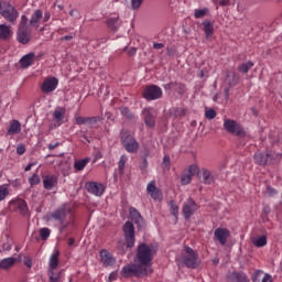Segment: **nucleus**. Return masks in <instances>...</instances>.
I'll list each match as a JSON object with an SVG mask.
<instances>
[{
  "label": "nucleus",
  "mask_w": 282,
  "mask_h": 282,
  "mask_svg": "<svg viewBox=\"0 0 282 282\" xmlns=\"http://www.w3.org/2000/svg\"><path fill=\"white\" fill-rule=\"evenodd\" d=\"M142 3H144V0H131L132 10H140Z\"/></svg>",
  "instance_id": "52"
},
{
  "label": "nucleus",
  "mask_w": 282,
  "mask_h": 282,
  "mask_svg": "<svg viewBox=\"0 0 282 282\" xmlns=\"http://www.w3.org/2000/svg\"><path fill=\"white\" fill-rule=\"evenodd\" d=\"M163 169L166 171L171 170V156H169V154H165L163 158Z\"/></svg>",
  "instance_id": "51"
},
{
  "label": "nucleus",
  "mask_w": 282,
  "mask_h": 282,
  "mask_svg": "<svg viewBox=\"0 0 282 282\" xmlns=\"http://www.w3.org/2000/svg\"><path fill=\"white\" fill-rule=\"evenodd\" d=\"M100 120V117H86V124H96Z\"/></svg>",
  "instance_id": "53"
},
{
  "label": "nucleus",
  "mask_w": 282,
  "mask_h": 282,
  "mask_svg": "<svg viewBox=\"0 0 282 282\" xmlns=\"http://www.w3.org/2000/svg\"><path fill=\"white\" fill-rule=\"evenodd\" d=\"M66 110L63 107H57L53 112V119L56 122L57 127L63 124V120H65Z\"/></svg>",
  "instance_id": "22"
},
{
  "label": "nucleus",
  "mask_w": 282,
  "mask_h": 282,
  "mask_svg": "<svg viewBox=\"0 0 282 282\" xmlns=\"http://www.w3.org/2000/svg\"><path fill=\"white\" fill-rule=\"evenodd\" d=\"M9 208L12 213H19V215H28V203L24 199H13L9 204Z\"/></svg>",
  "instance_id": "10"
},
{
  "label": "nucleus",
  "mask_w": 282,
  "mask_h": 282,
  "mask_svg": "<svg viewBox=\"0 0 282 282\" xmlns=\"http://www.w3.org/2000/svg\"><path fill=\"white\" fill-rule=\"evenodd\" d=\"M203 28H204V32H205L207 39H209V36H213V34H214V26H213L210 21L205 20L203 22Z\"/></svg>",
  "instance_id": "34"
},
{
  "label": "nucleus",
  "mask_w": 282,
  "mask_h": 282,
  "mask_svg": "<svg viewBox=\"0 0 282 282\" xmlns=\"http://www.w3.org/2000/svg\"><path fill=\"white\" fill-rule=\"evenodd\" d=\"M100 261L105 268H111V265H116V259L111 252L107 249H101L99 252Z\"/></svg>",
  "instance_id": "15"
},
{
  "label": "nucleus",
  "mask_w": 282,
  "mask_h": 282,
  "mask_svg": "<svg viewBox=\"0 0 282 282\" xmlns=\"http://www.w3.org/2000/svg\"><path fill=\"white\" fill-rule=\"evenodd\" d=\"M229 282H250L248 275L243 272H232L227 276Z\"/></svg>",
  "instance_id": "21"
},
{
  "label": "nucleus",
  "mask_w": 282,
  "mask_h": 282,
  "mask_svg": "<svg viewBox=\"0 0 282 282\" xmlns=\"http://www.w3.org/2000/svg\"><path fill=\"white\" fill-rule=\"evenodd\" d=\"M170 210L171 215H173L174 217H177V215H180V207L177 206V204H175V200L170 202Z\"/></svg>",
  "instance_id": "46"
},
{
  "label": "nucleus",
  "mask_w": 282,
  "mask_h": 282,
  "mask_svg": "<svg viewBox=\"0 0 282 282\" xmlns=\"http://www.w3.org/2000/svg\"><path fill=\"white\" fill-rule=\"evenodd\" d=\"M164 89H173L174 91H177L178 94H184L186 91V86L182 83L172 82L169 84H165Z\"/></svg>",
  "instance_id": "25"
},
{
  "label": "nucleus",
  "mask_w": 282,
  "mask_h": 282,
  "mask_svg": "<svg viewBox=\"0 0 282 282\" xmlns=\"http://www.w3.org/2000/svg\"><path fill=\"white\" fill-rule=\"evenodd\" d=\"M25 25H28V17L22 15L21 17L20 28H25Z\"/></svg>",
  "instance_id": "59"
},
{
  "label": "nucleus",
  "mask_w": 282,
  "mask_h": 282,
  "mask_svg": "<svg viewBox=\"0 0 282 282\" xmlns=\"http://www.w3.org/2000/svg\"><path fill=\"white\" fill-rule=\"evenodd\" d=\"M50 19H51L50 12H45L44 18H43L44 23H47V21H50Z\"/></svg>",
  "instance_id": "63"
},
{
  "label": "nucleus",
  "mask_w": 282,
  "mask_h": 282,
  "mask_svg": "<svg viewBox=\"0 0 282 282\" xmlns=\"http://www.w3.org/2000/svg\"><path fill=\"white\" fill-rule=\"evenodd\" d=\"M58 257H61V252L55 250L48 260L50 270H56L58 268Z\"/></svg>",
  "instance_id": "27"
},
{
  "label": "nucleus",
  "mask_w": 282,
  "mask_h": 282,
  "mask_svg": "<svg viewBox=\"0 0 282 282\" xmlns=\"http://www.w3.org/2000/svg\"><path fill=\"white\" fill-rule=\"evenodd\" d=\"M10 195V189H8V185L0 186V202H3L6 197Z\"/></svg>",
  "instance_id": "47"
},
{
  "label": "nucleus",
  "mask_w": 282,
  "mask_h": 282,
  "mask_svg": "<svg viewBox=\"0 0 282 282\" xmlns=\"http://www.w3.org/2000/svg\"><path fill=\"white\" fill-rule=\"evenodd\" d=\"M67 217V209L59 208L55 212L48 214L46 216L47 221H57L59 226V232H63L65 228H67V224H65V218Z\"/></svg>",
  "instance_id": "6"
},
{
  "label": "nucleus",
  "mask_w": 282,
  "mask_h": 282,
  "mask_svg": "<svg viewBox=\"0 0 282 282\" xmlns=\"http://www.w3.org/2000/svg\"><path fill=\"white\" fill-rule=\"evenodd\" d=\"M21 133V122L19 120L13 119L10 121V126L7 130V135H17Z\"/></svg>",
  "instance_id": "24"
},
{
  "label": "nucleus",
  "mask_w": 282,
  "mask_h": 282,
  "mask_svg": "<svg viewBox=\"0 0 282 282\" xmlns=\"http://www.w3.org/2000/svg\"><path fill=\"white\" fill-rule=\"evenodd\" d=\"M52 234V231L50 230V228L44 227L40 229V237L42 241H47V239H50V235Z\"/></svg>",
  "instance_id": "45"
},
{
  "label": "nucleus",
  "mask_w": 282,
  "mask_h": 282,
  "mask_svg": "<svg viewBox=\"0 0 282 282\" xmlns=\"http://www.w3.org/2000/svg\"><path fill=\"white\" fill-rule=\"evenodd\" d=\"M123 235L127 248H133L135 246V227H133V223L127 221L123 225Z\"/></svg>",
  "instance_id": "8"
},
{
  "label": "nucleus",
  "mask_w": 282,
  "mask_h": 282,
  "mask_svg": "<svg viewBox=\"0 0 282 282\" xmlns=\"http://www.w3.org/2000/svg\"><path fill=\"white\" fill-rule=\"evenodd\" d=\"M163 47H164V43H154L153 44L154 50H163Z\"/></svg>",
  "instance_id": "62"
},
{
  "label": "nucleus",
  "mask_w": 282,
  "mask_h": 282,
  "mask_svg": "<svg viewBox=\"0 0 282 282\" xmlns=\"http://www.w3.org/2000/svg\"><path fill=\"white\" fill-rule=\"evenodd\" d=\"M210 14V10L208 8L195 9L194 17L196 19H204V17H208Z\"/></svg>",
  "instance_id": "39"
},
{
  "label": "nucleus",
  "mask_w": 282,
  "mask_h": 282,
  "mask_svg": "<svg viewBox=\"0 0 282 282\" xmlns=\"http://www.w3.org/2000/svg\"><path fill=\"white\" fill-rule=\"evenodd\" d=\"M224 129L227 133H231V135H237L238 138H246V130L243 127L232 120V119H225L224 120Z\"/></svg>",
  "instance_id": "5"
},
{
  "label": "nucleus",
  "mask_w": 282,
  "mask_h": 282,
  "mask_svg": "<svg viewBox=\"0 0 282 282\" xmlns=\"http://www.w3.org/2000/svg\"><path fill=\"white\" fill-rule=\"evenodd\" d=\"M253 246L256 248H263V246H268V237L267 236H260L252 240Z\"/></svg>",
  "instance_id": "33"
},
{
  "label": "nucleus",
  "mask_w": 282,
  "mask_h": 282,
  "mask_svg": "<svg viewBox=\"0 0 282 282\" xmlns=\"http://www.w3.org/2000/svg\"><path fill=\"white\" fill-rule=\"evenodd\" d=\"M216 117H217V111H215V109L210 108L206 110L205 118H207V120H214V118Z\"/></svg>",
  "instance_id": "49"
},
{
  "label": "nucleus",
  "mask_w": 282,
  "mask_h": 282,
  "mask_svg": "<svg viewBox=\"0 0 282 282\" xmlns=\"http://www.w3.org/2000/svg\"><path fill=\"white\" fill-rule=\"evenodd\" d=\"M24 265H26V268H32V258L24 257Z\"/></svg>",
  "instance_id": "57"
},
{
  "label": "nucleus",
  "mask_w": 282,
  "mask_h": 282,
  "mask_svg": "<svg viewBox=\"0 0 282 282\" xmlns=\"http://www.w3.org/2000/svg\"><path fill=\"white\" fill-rule=\"evenodd\" d=\"M187 111L188 110H186L185 108H174L171 110V116H173L174 118H184Z\"/></svg>",
  "instance_id": "41"
},
{
  "label": "nucleus",
  "mask_w": 282,
  "mask_h": 282,
  "mask_svg": "<svg viewBox=\"0 0 282 282\" xmlns=\"http://www.w3.org/2000/svg\"><path fill=\"white\" fill-rule=\"evenodd\" d=\"M130 217L138 228H144V218H142V215H140L135 207L130 208Z\"/></svg>",
  "instance_id": "19"
},
{
  "label": "nucleus",
  "mask_w": 282,
  "mask_h": 282,
  "mask_svg": "<svg viewBox=\"0 0 282 282\" xmlns=\"http://www.w3.org/2000/svg\"><path fill=\"white\" fill-rule=\"evenodd\" d=\"M69 15L74 17V19H80V12L76 9L70 10Z\"/></svg>",
  "instance_id": "56"
},
{
  "label": "nucleus",
  "mask_w": 282,
  "mask_h": 282,
  "mask_svg": "<svg viewBox=\"0 0 282 282\" xmlns=\"http://www.w3.org/2000/svg\"><path fill=\"white\" fill-rule=\"evenodd\" d=\"M17 153H18V155H23L25 153V145L24 144H19L17 147Z\"/></svg>",
  "instance_id": "54"
},
{
  "label": "nucleus",
  "mask_w": 282,
  "mask_h": 282,
  "mask_svg": "<svg viewBox=\"0 0 282 282\" xmlns=\"http://www.w3.org/2000/svg\"><path fill=\"white\" fill-rule=\"evenodd\" d=\"M267 193L273 197V195H276V189H274V187L267 186Z\"/></svg>",
  "instance_id": "58"
},
{
  "label": "nucleus",
  "mask_w": 282,
  "mask_h": 282,
  "mask_svg": "<svg viewBox=\"0 0 282 282\" xmlns=\"http://www.w3.org/2000/svg\"><path fill=\"white\" fill-rule=\"evenodd\" d=\"M214 237L219 241L220 246H226L228 237H230V231L226 228H217L214 231Z\"/></svg>",
  "instance_id": "17"
},
{
  "label": "nucleus",
  "mask_w": 282,
  "mask_h": 282,
  "mask_svg": "<svg viewBox=\"0 0 282 282\" xmlns=\"http://www.w3.org/2000/svg\"><path fill=\"white\" fill-rule=\"evenodd\" d=\"M182 262L184 263L185 268H191L195 270L199 265V256L193 248L185 247L182 252Z\"/></svg>",
  "instance_id": "4"
},
{
  "label": "nucleus",
  "mask_w": 282,
  "mask_h": 282,
  "mask_svg": "<svg viewBox=\"0 0 282 282\" xmlns=\"http://www.w3.org/2000/svg\"><path fill=\"white\" fill-rule=\"evenodd\" d=\"M56 87H58V78L47 77L41 85V91L42 94H52V91H56Z\"/></svg>",
  "instance_id": "11"
},
{
  "label": "nucleus",
  "mask_w": 282,
  "mask_h": 282,
  "mask_svg": "<svg viewBox=\"0 0 282 282\" xmlns=\"http://www.w3.org/2000/svg\"><path fill=\"white\" fill-rule=\"evenodd\" d=\"M12 36V30L6 24H0V41H8Z\"/></svg>",
  "instance_id": "28"
},
{
  "label": "nucleus",
  "mask_w": 282,
  "mask_h": 282,
  "mask_svg": "<svg viewBox=\"0 0 282 282\" xmlns=\"http://www.w3.org/2000/svg\"><path fill=\"white\" fill-rule=\"evenodd\" d=\"M18 41L22 45H28L30 41H32V32L28 26H20L18 31Z\"/></svg>",
  "instance_id": "16"
},
{
  "label": "nucleus",
  "mask_w": 282,
  "mask_h": 282,
  "mask_svg": "<svg viewBox=\"0 0 282 282\" xmlns=\"http://www.w3.org/2000/svg\"><path fill=\"white\" fill-rule=\"evenodd\" d=\"M41 19H43V11L35 10L30 19V25L32 28H39V23L41 22Z\"/></svg>",
  "instance_id": "26"
},
{
  "label": "nucleus",
  "mask_w": 282,
  "mask_h": 282,
  "mask_svg": "<svg viewBox=\"0 0 282 282\" xmlns=\"http://www.w3.org/2000/svg\"><path fill=\"white\" fill-rule=\"evenodd\" d=\"M43 186L45 191H54L58 186V176L52 173L43 175Z\"/></svg>",
  "instance_id": "14"
},
{
  "label": "nucleus",
  "mask_w": 282,
  "mask_h": 282,
  "mask_svg": "<svg viewBox=\"0 0 282 282\" xmlns=\"http://www.w3.org/2000/svg\"><path fill=\"white\" fill-rule=\"evenodd\" d=\"M50 282H59L61 281V271L56 272V269L48 270Z\"/></svg>",
  "instance_id": "40"
},
{
  "label": "nucleus",
  "mask_w": 282,
  "mask_h": 282,
  "mask_svg": "<svg viewBox=\"0 0 282 282\" xmlns=\"http://www.w3.org/2000/svg\"><path fill=\"white\" fill-rule=\"evenodd\" d=\"M202 173L204 184H215V176L213 175V173H210V171L203 169Z\"/></svg>",
  "instance_id": "31"
},
{
  "label": "nucleus",
  "mask_w": 282,
  "mask_h": 282,
  "mask_svg": "<svg viewBox=\"0 0 282 282\" xmlns=\"http://www.w3.org/2000/svg\"><path fill=\"white\" fill-rule=\"evenodd\" d=\"M268 158H272V155L258 152L254 154V162L256 164H260L264 166L265 164H268Z\"/></svg>",
  "instance_id": "29"
},
{
  "label": "nucleus",
  "mask_w": 282,
  "mask_h": 282,
  "mask_svg": "<svg viewBox=\"0 0 282 282\" xmlns=\"http://www.w3.org/2000/svg\"><path fill=\"white\" fill-rule=\"evenodd\" d=\"M121 144L128 153H138L140 149V143L135 140V137L128 131L122 130L121 133Z\"/></svg>",
  "instance_id": "3"
},
{
  "label": "nucleus",
  "mask_w": 282,
  "mask_h": 282,
  "mask_svg": "<svg viewBox=\"0 0 282 282\" xmlns=\"http://www.w3.org/2000/svg\"><path fill=\"white\" fill-rule=\"evenodd\" d=\"M34 58H36V55L34 53H29L20 59V65L23 67V69H28V67H31V65H34Z\"/></svg>",
  "instance_id": "23"
},
{
  "label": "nucleus",
  "mask_w": 282,
  "mask_h": 282,
  "mask_svg": "<svg viewBox=\"0 0 282 282\" xmlns=\"http://www.w3.org/2000/svg\"><path fill=\"white\" fill-rule=\"evenodd\" d=\"M143 120L147 127L153 129L155 127V115L151 112V109L145 108L143 110Z\"/></svg>",
  "instance_id": "20"
},
{
  "label": "nucleus",
  "mask_w": 282,
  "mask_h": 282,
  "mask_svg": "<svg viewBox=\"0 0 282 282\" xmlns=\"http://www.w3.org/2000/svg\"><path fill=\"white\" fill-rule=\"evenodd\" d=\"M107 24L109 30H112L113 32H118V29L120 28L118 17L108 19Z\"/></svg>",
  "instance_id": "37"
},
{
  "label": "nucleus",
  "mask_w": 282,
  "mask_h": 282,
  "mask_svg": "<svg viewBox=\"0 0 282 282\" xmlns=\"http://www.w3.org/2000/svg\"><path fill=\"white\" fill-rule=\"evenodd\" d=\"M14 263H17V258H4L0 262V268H2V270H10Z\"/></svg>",
  "instance_id": "30"
},
{
  "label": "nucleus",
  "mask_w": 282,
  "mask_h": 282,
  "mask_svg": "<svg viewBox=\"0 0 282 282\" xmlns=\"http://www.w3.org/2000/svg\"><path fill=\"white\" fill-rule=\"evenodd\" d=\"M186 173L193 177V175H197V173H199V166L193 164L188 167Z\"/></svg>",
  "instance_id": "50"
},
{
  "label": "nucleus",
  "mask_w": 282,
  "mask_h": 282,
  "mask_svg": "<svg viewBox=\"0 0 282 282\" xmlns=\"http://www.w3.org/2000/svg\"><path fill=\"white\" fill-rule=\"evenodd\" d=\"M87 164H89V158L77 160L74 163V169L75 171H83Z\"/></svg>",
  "instance_id": "36"
},
{
  "label": "nucleus",
  "mask_w": 282,
  "mask_h": 282,
  "mask_svg": "<svg viewBox=\"0 0 282 282\" xmlns=\"http://www.w3.org/2000/svg\"><path fill=\"white\" fill-rule=\"evenodd\" d=\"M267 155H271L268 158V164H276V162H281L282 155L279 153H267Z\"/></svg>",
  "instance_id": "44"
},
{
  "label": "nucleus",
  "mask_w": 282,
  "mask_h": 282,
  "mask_svg": "<svg viewBox=\"0 0 282 282\" xmlns=\"http://www.w3.org/2000/svg\"><path fill=\"white\" fill-rule=\"evenodd\" d=\"M226 80H227L228 85L235 86V85H237V83H239V76L235 72H229L227 74Z\"/></svg>",
  "instance_id": "35"
},
{
  "label": "nucleus",
  "mask_w": 282,
  "mask_h": 282,
  "mask_svg": "<svg viewBox=\"0 0 282 282\" xmlns=\"http://www.w3.org/2000/svg\"><path fill=\"white\" fill-rule=\"evenodd\" d=\"M261 282H272V275L265 273Z\"/></svg>",
  "instance_id": "60"
},
{
  "label": "nucleus",
  "mask_w": 282,
  "mask_h": 282,
  "mask_svg": "<svg viewBox=\"0 0 282 282\" xmlns=\"http://www.w3.org/2000/svg\"><path fill=\"white\" fill-rule=\"evenodd\" d=\"M147 193L148 195H150V197H152V199H162V191H160V188L155 186V181H151L150 183H148Z\"/></svg>",
  "instance_id": "18"
},
{
  "label": "nucleus",
  "mask_w": 282,
  "mask_h": 282,
  "mask_svg": "<svg viewBox=\"0 0 282 282\" xmlns=\"http://www.w3.org/2000/svg\"><path fill=\"white\" fill-rule=\"evenodd\" d=\"M35 164L36 163H29L26 166H25V169H24V171H32V166H35Z\"/></svg>",
  "instance_id": "64"
},
{
  "label": "nucleus",
  "mask_w": 282,
  "mask_h": 282,
  "mask_svg": "<svg viewBox=\"0 0 282 282\" xmlns=\"http://www.w3.org/2000/svg\"><path fill=\"white\" fill-rule=\"evenodd\" d=\"M153 254H155V251H153V248H151V246H148L147 243H141L138 247L135 261L137 263H139V265H142V268L151 269Z\"/></svg>",
  "instance_id": "1"
},
{
  "label": "nucleus",
  "mask_w": 282,
  "mask_h": 282,
  "mask_svg": "<svg viewBox=\"0 0 282 282\" xmlns=\"http://www.w3.org/2000/svg\"><path fill=\"white\" fill-rule=\"evenodd\" d=\"M142 96L145 100H160L162 98V88L155 85L147 86Z\"/></svg>",
  "instance_id": "9"
},
{
  "label": "nucleus",
  "mask_w": 282,
  "mask_h": 282,
  "mask_svg": "<svg viewBox=\"0 0 282 282\" xmlns=\"http://www.w3.org/2000/svg\"><path fill=\"white\" fill-rule=\"evenodd\" d=\"M29 184L31 186H36L39 184H41V177L39 176V174H33L30 178H29Z\"/></svg>",
  "instance_id": "48"
},
{
  "label": "nucleus",
  "mask_w": 282,
  "mask_h": 282,
  "mask_svg": "<svg viewBox=\"0 0 282 282\" xmlns=\"http://www.w3.org/2000/svg\"><path fill=\"white\" fill-rule=\"evenodd\" d=\"M120 113L121 116H123V118H127L128 120H133V118H135V115H133L131 110L127 107H121Z\"/></svg>",
  "instance_id": "43"
},
{
  "label": "nucleus",
  "mask_w": 282,
  "mask_h": 282,
  "mask_svg": "<svg viewBox=\"0 0 282 282\" xmlns=\"http://www.w3.org/2000/svg\"><path fill=\"white\" fill-rule=\"evenodd\" d=\"M86 189L91 195H95L96 197H102L105 193V185L98 182H88L86 183Z\"/></svg>",
  "instance_id": "13"
},
{
  "label": "nucleus",
  "mask_w": 282,
  "mask_h": 282,
  "mask_svg": "<svg viewBox=\"0 0 282 282\" xmlns=\"http://www.w3.org/2000/svg\"><path fill=\"white\" fill-rule=\"evenodd\" d=\"M128 161H129V158H127V155L123 154L120 156V160L118 162L119 175H124V166Z\"/></svg>",
  "instance_id": "38"
},
{
  "label": "nucleus",
  "mask_w": 282,
  "mask_h": 282,
  "mask_svg": "<svg viewBox=\"0 0 282 282\" xmlns=\"http://www.w3.org/2000/svg\"><path fill=\"white\" fill-rule=\"evenodd\" d=\"M77 124H87V117H76Z\"/></svg>",
  "instance_id": "55"
},
{
  "label": "nucleus",
  "mask_w": 282,
  "mask_h": 282,
  "mask_svg": "<svg viewBox=\"0 0 282 282\" xmlns=\"http://www.w3.org/2000/svg\"><path fill=\"white\" fill-rule=\"evenodd\" d=\"M191 182H193V176L186 172H184L181 175V184L182 186H188V184H191Z\"/></svg>",
  "instance_id": "42"
},
{
  "label": "nucleus",
  "mask_w": 282,
  "mask_h": 282,
  "mask_svg": "<svg viewBox=\"0 0 282 282\" xmlns=\"http://www.w3.org/2000/svg\"><path fill=\"white\" fill-rule=\"evenodd\" d=\"M254 67V63L252 61L245 62L238 66V72L240 74H248L251 68Z\"/></svg>",
  "instance_id": "32"
},
{
  "label": "nucleus",
  "mask_w": 282,
  "mask_h": 282,
  "mask_svg": "<svg viewBox=\"0 0 282 282\" xmlns=\"http://www.w3.org/2000/svg\"><path fill=\"white\" fill-rule=\"evenodd\" d=\"M153 272L151 267H142L140 264H127L121 270V276L129 279V276H149Z\"/></svg>",
  "instance_id": "2"
},
{
  "label": "nucleus",
  "mask_w": 282,
  "mask_h": 282,
  "mask_svg": "<svg viewBox=\"0 0 282 282\" xmlns=\"http://www.w3.org/2000/svg\"><path fill=\"white\" fill-rule=\"evenodd\" d=\"M0 14L10 23H14V21L19 19V11L9 2L0 3Z\"/></svg>",
  "instance_id": "7"
},
{
  "label": "nucleus",
  "mask_w": 282,
  "mask_h": 282,
  "mask_svg": "<svg viewBox=\"0 0 282 282\" xmlns=\"http://www.w3.org/2000/svg\"><path fill=\"white\" fill-rule=\"evenodd\" d=\"M147 166H149V163L147 161V158H144L140 165L141 171H144L147 169Z\"/></svg>",
  "instance_id": "61"
},
{
  "label": "nucleus",
  "mask_w": 282,
  "mask_h": 282,
  "mask_svg": "<svg viewBox=\"0 0 282 282\" xmlns=\"http://www.w3.org/2000/svg\"><path fill=\"white\" fill-rule=\"evenodd\" d=\"M182 213L185 219H191L197 213V203L193 198H188L183 206Z\"/></svg>",
  "instance_id": "12"
}]
</instances>
